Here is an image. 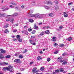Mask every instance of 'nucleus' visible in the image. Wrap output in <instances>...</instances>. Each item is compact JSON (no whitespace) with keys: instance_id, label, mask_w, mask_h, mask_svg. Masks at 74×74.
I'll list each match as a JSON object with an SVG mask.
<instances>
[{"instance_id":"1","label":"nucleus","mask_w":74,"mask_h":74,"mask_svg":"<svg viewBox=\"0 0 74 74\" xmlns=\"http://www.w3.org/2000/svg\"><path fill=\"white\" fill-rule=\"evenodd\" d=\"M27 15L28 16H30L31 17H35L36 18H37L38 17L39 18H40V16H41L40 14H30V13H27Z\"/></svg>"},{"instance_id":"2","label":"nucleus","mask_w":74,"mask_h":74,"mask_svg":"<svg viewBox=\"0 0 74 74\" xmlns=\"http://www.w3.org/2000/svg\"><path fill=\"white\" fill-rule=\"evenodd\" d=\"M3 69L4 71H5L6 70H8V71H11V72H12L13 71L10 70V69L8 67H4Z\"/></svg>"},{"instance_id":"3","label":"nucleus","mask_w":74,"mask_h":74,"mask_svg":"<svg viewBox=\"0 0 74 74\" xmlns=\"http://www.w3.org/2000/svg\"><path fill=\"white\" fill-rule=\"evenodd\" d=\"M6 15H7V14L5 13L1 14V12H0V17L1 18H2V17H5V16H6Z\"/></svg>"},{"instance_id":"4","label":"nucleus","mask_w":74,"mask_h":74,"mask_svg":"<svg viewBox=\"0 0 74 74\" xmlns=\"http://www.w3.org/2000/svg\"><path fill=\"white\" fill-rule=\"evenodd\" d=\"M38 6H41V7H44L46 8V9H47V10H48V9H49L50 8L48 6H45V5H39Z\"/></svg>"},{"instance_id":"5","label":"nucleus","mask_w":74,"mask_h":74,"mask_svg":"<svg viewBox=\"0 0 74 74\" xmlns=\"http://www.w3.org/2000/svg\"><path fill=\"white\" fill-rule=\"evenodd\" d=\"M54 8L56 11H58L59 10V6L56 5H55Z\"/></svg>"},{"instance_id":"6","label":"nucleus","mask_w":74,"mask_h":74,"mask_svg":"<svg viewBox=\"0 0 74 74\" xmlns=\"http://www.w3.org/2000/svg\"><path fill=\"white\" fill-rule=\"evenodd\" d=\"M52 41H56V37H53L52 39Z\"/></svg>"},{"instance_id":"7","label":"nucleus","mask_w":74,"mask_h":74,"mask_svg":"<svg viewBox=\"0 0 74 74\" xmlns=\"http://www.w3.org/2000/svg\"><path fill=\"white\" fill-rule=\"evenodd\" d=\"M34 29L36 30H37V29H38V26L36 25V24H34Z\"/></svg>"},{"instance_id":"8","label":"nucleus","mask_w":74,"mask_h":74,"mask_svg":"<svg viewBox=\"0 0 74 74\" xmlns=\"http://www.w3.org/2000/svg\"><path fill=\"white\" fill-rule=\"evenodd\" d=\"M49 16H51L52 17L54 16L55 14H54L53 13H51L49 14Z\"/></svg>"},{"instance_id":"9","label":"nucleus","mask_w":74,"mask_h":74,"mask_svg":"<svg viewBox=\"0 0 74 74\" xmlns=\"http://www.w3.org/2000/svg\"><path fill=\"white\" fill-rule=\"evenodd\" d=\"M64 17H67L68 16V15L67 14V13L65 12H64Z\"/></svg>"},{"instance_id":"10","label":"nucleus","mask_w":74,"mask_h":74,"mask_svg":"<svg viewBox=\"0 0 74 74\" xmlns=\"http://www.w3.org/2000/svg\"><path fill=\"white\" fill-rule=\"evenodd\" d=\"M49 2L48 1H45L44 3L45 4H49Z\"/></svg>"},{"instance_id":"11","label":"nucleus","mask_w":74,"mask_h":74,"mask_svg":"<svg viewBox=\"0 0 74 74\" xmlns=\"http://www.w3.org/2000/svg\"><path fill=\"white\" fill-rule=\"evenodd\" d=\"M42 59V58H41V56H40L38 57L37 58V59L38 60H41Z\"/></svg>"},{"instance_id":"12","label":"nucleus","mask_w":74,"mask_h":74,"mask_svg":"<svg viewBox=\"0 0 74 74\" xmlns=\"http://www.w3.org/2000/svg\"><path fill=\"white\" fill-rule=\"evenodd\" d=\"M29 41H30L31 44H33V45H36V43H33V41H32V40H30Z\"/></svg>"},{"instance_id":"13","label":"nucleus","mask_w":74,"mask_h":74,"mask_svg":"<svg viewBox=\"0 0 74 74\" xmlns=\"http://www.w3.org/2000/svg\"><path fill=\"white\" fill-rule=\"evenodd\" d=\"M20 54L19 53V52H17L15 54V56H18L19 55H20Z\"/></svg>"},{"instance_id":"14","label":"nucleus","mask_w":74,"mask_h":74,"mask_svg":"<svg viewBox=\"0 0 74 74\" xmlns=\"http://www.w3.org/2000/svg\"><path fill=\"white\" fill-rule=\"evenodd\" d=\"M71 40H72V38L71 37L69 38L68 39H66V40L67 41H71Z\"/></svg>"},{"instance_id":"15","label":"nucleus","mask_w":74,"mask_h":74,"mask_svg":"<svg viewBox=\"0 0 74 74\" xmlns=\"http://www.w3.org/2000/svg\"><path fill=\"white\" fill-rule=\"evenodd\" d=\"M20 60L19 59H16L14 60V62H19Z\"/></svg>"},{"instance_id":"16","label":"nucleus","mask_w":74,"mask_h":74,"mask_svg":"<svg viewBox=\"0 0 74 74\" xmlns=\"http://www.w3.org/2000/svg\"><path fill=\"white\" fill-rule=\"evenodd\" d=\"M10 57H11V56H10V55H8L6 56L5 57V58H10Z\"/></svg>"},{"instance_id":"17","label":"nucleus","mask_w":74,"mask_h":74,"mask_svg":"<svg viewBox=\"0 0 74 74\" xmlns=\"http://www.w3.org/2000/svg\"><path fill=\"white\" fill-rule=\"evenodd\" d=\"M4 33H9V31H8V29H6L5 30Z\"/></svg>"},{"instance_id":"18","label":"nucleus","mask_w":74,"mask_h":74,"mask_svg":"<svg viewBox=\"0 0 74 74\" xmlns=\"http://www.w3.org/2000/svg\"><path fill=\"white\" fill-rule=\"evenodd\" d=\"M14 18H10V21L12 23H14Z\"/></svg>"},{"instance_id":"19","label":"nucleus","mask_w":74,"mask_h":74,"mask_svg":"<svg viewBox=\"0 0 74 74\" xmlns=\"http://www.w3.org/2000/svg\"><path fill=\"white\" fill-rule=\"evenodd\" d=\"M1 53H5V50H4L3 49H1Z\"/></svg>"},{"instance_id":"20","label":"nucleus","mask_w":74,"mask_h":74,"mask_svg":"<svg viewBox=\"0 0 74 74\" xmlns=\"http://www.w3.org/2000/svg\"><path fill=\"white\" fill-rule=\"evenodd\" d=\"M16 38L18 39H20L21 38V36L18 35L16 36Z\"/></svg>"},{"instance_id":"21","label":"nucleus","mask_w":74,"mask_h":74,"mask_svg":"<svg viewBox=\"0 0 74 74\" xmlns=\"http://www.w3.org/2000/svg\"><path fill=\"white\" fill-rule=\"evenodd\" d=\"M29 21L30 22L32 23V22H34V20H33L32 19H30L29 20Z\"/></svg>"},{"instance_id":"22","label":"nucleus","mask_w":74,"mask_h":74,"mask_svg":"<svg viewBox=\"0 0 74 74\" xmlns=\"http://www.w3.org/2000/svg\"><path fill=\"white\" fill-rule=\"evenodd\" d=\"M36 70H37V68H35L32 70V72H35V71H36Z\"/></svg>"},{"instance_id":"23","label":"nucleus","mask_w":74,"mask_h":74,"mask_svg":"<svg viewBox=\"0 0 74 74\" xmlns=\"http://www.w3.org/2000/svg\"><path fill=\"white\" fill-rule=\"evenodd\" d=\"M9 26V25L7 24L6 25H5L3 27V28H7V27H8Z\"/></svg>"},{"instance_id":"24","label":"nucleus","mask_w":74,"mask_h":74,"mask_svg":"<svg viewBox=\"0 0 74 74\" xmlns=\"http://www.w3.org/2000/svg\"><path fill=\"white\" fill-rule=\"evenodd\" d=\"M9 69H10V70H12V69H12V66H9Z\"/></svg>"},{"instance_id":"25","label":"nucleus","mask_w":74,"mask_h":74,"mask_svg":"<svg viewBox=\"0 0 74 74\" xmlns=\"http://www.w3.org/2000/svg\"><path fill=\"white\" fill-rule=\"evenodd\" d=\"M45 16V14H42L41 16H40L41 17H39V18H43Z\"/></svg>"},{"instance_id":"26","label":"nucleus","mask_w":74,"mask_h":74,"mask_svg":"<svg viewBox=\"0 0 74 74\" xmlns=\"http://www.w3.org/2000/svg\"><path fill=\"white\" fill-rule=\"evenodd\" d=\"M59 61L60 60H62V57H60L58 58L57 59Z\"/></svg>"},{"instance_id":"27","label":"nucleus","mask_w":74,"mask_h":74,"mask_svg":"<svg viewBox=\"0 0 74 74\" xmlns=\"http://www.w3.org/2000/svg\"><path fill=\"white\" fill-rule=\"evenodd\" d=\"M45 33L47 34H49V30H47L45 32Z\"/></svg>"},{"instance_id":"28","label":"nucleus","mask_w":74,"mask_h":74,"mask_svg":"<svg viewBox=\"0 0 74 74\" xmlns=\"http://www.w3.org/2000/svg\"><path fill=\"white\" fill-rule=\"evenodd\" d=\"M4 58V56L3 55H0V59H3Z\"/></svg>"},{"instance_id":"29","label":"nucleus","mask_w":74,"mask_h":74,"mask_svg":"<svg viewBox=\"0 0 74 74\" xmlns=\"http://www.w3.org/2000/svg\"><path fill=\"white\" fill-rule=\"evenodd\" d=\"M67 61H64L62 63V64L65 65V64H67Z\"/></svg>"},{"instance_id":"30","label":"nucleus","mask_w":74,"mask_h":74,"mask_svg":"<svg viewBox=\"0 0 74 74\" xmlns=\"http://www.w3.org/2000/svg\"><path fill=\"white\" fill-rule=\"evenodd\" d=\"M19 58L20 59H22L23 58V56L22 55H19Z\"/></svg>"},{"instance_id":"31","label":"nucleus","mask_w":74,"mask_h":74,"mask_svg":"<svg viewBox=\"0 0 74 74\" xmlns=\"http://www.w3.org/2000/svg\"><path fill=\"white\" fill-rule=\"evenodd\" d=\"M44 31H42L40 34V36H43L44 35Z\"/></svg>"},{"instance_id":"32","label":"nucleus","mask_w":74,"mask_h":74,"mask_svg":"<svg viewBox=\"0 0 74 74\" xmlns=\"http://www.w3.org/2000/svg\"><path fill=\"white\" fill-rule=\"evenodd\" d=\"M60 71L61 72H63V69L62 68H60Z\"/></svg>"},{"instance_id":"33","label":"nucleus","mask_w":74,"mask_h":74,"mask_svg":"<svg viewBox=\"0 0 74 74\" xmlns=\"http://www.w3.org/2000/svg\"><path fill=\"white\" fill-rule=\"evenodd\" d=\"M17 15H18V13H15L13 14L12 16H16Z\"/></svg>"},{"instance_id":"34","label":"nucleus","mask_w":74,"mask_h":74,"mask_svg":"<svg viewBox=\"0 0 74 74\" xmlns=\"http://www.w3.org/2000/svg\"><path fill=\"white\" fill-rule=\"evenodd\" d=\"M10 4H12L13 5H16V4L15 3H13L12 2H10Z\"/></svg>"},{"instance_id":"35","label":"nucleus","mask_w":74,"mask_h":74,"mask_svg":"<svg viewBox=\"0 0 74 74\" xmlns=\"http://www.w3.org/2000/svg\"><path fill=\"white\" fill-rule=\"evenodd\" d=\"M44 69H45L43 67H42L40 68V70H41V71H43V70H44Z\"/></svg>"},{"instance_id":"36","label":"nucleus","mask_w":74,"mask_h":74,"mask_svg":"<svg viewBox=\"0 0 74 74\" xmlns=\"http://www.w3.org/2000/svg\"><path fill=\"white\" fill-rule=\"evenodd\" d=\"M55 72L56 73H59V70L58 69H57L55 70Z\"/></svg>"},{"instance_id":"37","label":"nucleus","mask_w":74,"mask_h":74,"mask_svg":"<svg viewBox=\"0 0 74 74\" xmlns=\"http://www.w3.org/2000/svg\"><path fill=\"white\" fill-rule=\"evenodd\" d=\"M35 33H36V31L35 30H33L32 32V34H34Z\"/></svg>"},{"instance_id":"38","label":"nucleus","mask_w":74,"mask_h":74,"mask_svg":"<svg viewBox=\"0 0 74 74\" xmlns=\"http://www.w3.org/2000/svg\"><path fill=\"white\" fill-rule=\"evenodd\" d=\"M11 18H8L6 19V21L8 22V21H10Z\"/></svg>"},{"instance_id":"39","label":"nucleus","mask_w":74,"mask_h":74,"mask_svg":"<svg viewBox=\"0 0 74 74\" xmlns=\"http://www.w3.org/2000/svg\"><path fill=\"white\" fill-rule=\"evenodd\" d=\"M18 41L19 42H21L22 41V39H19L18 40Z\"/></svg>"},{"instance_id":"40","label":"nucleus","mask_w":74,"mask_h":74,"mask_svg":"<svg viewBox=\"0 0 74 74\" xmlns=\"http://www.w3.org/2000/svg\"><path fill=\"white\" fill-rule=\"evenodd\" d=\"M64 45L63 44H62L60 46V47H64Z\"/></svg>"},{"instance_id":"41","label":"nucleus","mask_w":74,"mask_h":74,"mask_svg":"<svg viewBox=\"0 0 74 74\" xmlns=\"http://www.w3.org/2000/svg\"><path fill=\"white\" fill-rule=\"evenodd\" d=\"M28 31L29 32H31L32 30V29L31 28H29L28 29Z\"/></svg>"},{"instance_id":"42","label":"nucleus","mask_w":74,"mask_h":74,"mask_svg":"<svg viewBox=\"0 0 74 74\" xmlns=\"http://www.w3.org/2000/svg\"><path fill=\"white\" fill-rule=\"evenodd\" d=\"M59 52V51H56V52H54V54H57L58 53V52Z\"/></svg>"},{"instance_id":"43","label":"nucleus","mask_w":74,"mask_h":74,"mask_svg":"<svg viewBox=\"0 0 74 74\" xmlns=\"http://www.w3.org/2000/svg\"><path fill=\"white\" fill-rule=\"evenodd\" d=\"M16 32H17V30L16 29H15V30H13V33H15Z\"/></svg>"},{"instance_id":"44","label":"nucleus","mask_w":74,"mask_h":74,"mask_svg":"<svg viewBox=\"0 0 74 74\" xmlns=\"http://www.w3.org/2000/svg\"><path fill=\"white\" fill-rule=\"evenodd\" d=\"M10 7H11V8H14V6H12V5H10Z\"/></svg>"},{"instance_id":"45","label":"nucleus","mask_w":74,"mask_h":74,"mask_svg":"<svg viewBox=\"0 0 74 74\" xmlns=\"http://www.w3.org/2000/svg\"><path fill=\"white\" fill-rule=\"evenodd\" d=\"M54 2L56 4H58V2L56 0H55Z\"/></svg>"},{"instance_id":"46","label":"nucleus","mask_w":74,"mask_h":74,"mask_svg":"<svg viewBox=\"0 0 74 74\" xmlns=\"http://www.w3.org/2000/svg\"><path fill=\"white\" fill-rule=\"evenodd\" d=\"M9 8H6L5 9V10H8Z\"/></svg>"},{"instance_id":"47","label":"nucleus","mask_w":74,"mask_h":74,"mask_svg":"<svg viewBox=\"0 0 74 74\" xmlns=\"http://www.w3.org/2000/svg\"><path fill=\"white\" fill-rule=\"evenodd\" d=\"M3 64H6V65H7L8 64V63H6V62H3Z\"/></svg>"},{"instance_id":"48","label":"nucleus","mask_w":74,"mask_h":74,"mask_svg":"<svg viewBox=\"0 0 74 74\" xmlns=\"http://www.w3.org/2000/svg\"><path fill=\"white\" fill-rule=\"evenodd\" d=\"M30 13H33V10H30Z\"/></svg>"},{"instance_id":"49","label":"nucleus","mask_w":74,"mask_h":74,"mask_svg":"<svg viewBox=\"0 0 74 74\" xmlns=\"http://www.w3.org/2000/svg\"><path fill=\"white\" fill-rule=\"evenodd\" d=\"M5 8V6H4L2 7L1 9L2 10H3V9H4Z\"/></svg>"},{"instance_id":"50","label":"nucleus","mask_w":74,"mask_h":74,"mask_svg":"<svg viewBox=\"0 0 74 74\" xmlns=\"http://www.w3.org/2000/svg\"><path fill=\"white\" fill-rule=\"evenodd\" d=\"M47 60L48 62H49V61H50V58H47Z\"/></svg>"},{"instance_id":"51","label":"nucleus","mask_w":74,"mask_h":74,"mask_svg":"<svg viewBox=\"0 0 74 74\" xmlns=\"http://www.w3.org/2000/svg\"><path fill=\"white\" fill-rule=\"evenodd\" d=\"M27 26H24V29H26V28H27Z\"/></svg>"},{"instance_id":"52","label":"nucleus","mask_w":74,"mask_h":74,"mask_svg":"<svg viewBox=\"0 0 74 74\" xmlns=\"http://www.w3.org/2000/svg\"><path fill=\"white\" fill-rule=\"evenodd\" d=\"M39 53L41 54H42V53H43L42 52V51H40V52H39Z\"/></svg>"},{"instance_id":"53","label":"nucleus","mask_w":74,"mask_h":74,"mask_svg":"<svg viewBox=\"0 0 74 74\" xmlns=\"http://www.w3.org/2000/svg\"><path fill=\"white\" fill-rule=\"evenodd\" d=\"M27 50L25 49L24 51L23 52L24 53H25V52H27Z\"/></svg>"},{"instance_id":"54","label":"nucleus","mask_w":74,"mask_h":74,"mask_svg":"<svg viewBox=\"0 0 74 74\" xmlns=\"http://www.w3.org/2000/svg\"><path fill=\"white\" fill-rule=\"evenodd\" d=\"M63 26H60L59 27V28L60 29H62V28H63Z\"/></svg>"},{"instance_id":"55","label":"nucleus","mask_w":74,"mask_h":74,"mask_svg":"<svg viewBox=\"0 0 74 74\" xmlns=\"http://www.w3.org/2000/svg\"><path fill=\"white\" fill-rule=\"evenodd\" d=\"M60 62H61V63H62V62H64V60H61Z\"/></svg>"},{"instance_id":"56","label":"nucleus","mask_w":74,"mask_h":74,"mask_svg":"<svg viewBox=\"0 0 74 74\" xmlns=\"http://www.w3.org/2000/svg\"><path fill=\"white\" fill-rule=\"evenodd\" d=\"M3 64H4L3 63V62H1V63H0V65H3Z\"/></svg>"},{"instance_id":"57","label":"nucleus","mask_w":74,"mask_h":74,"mask_svg":"<svg viewBox=\"0 0 74 74\" xmlns=\"http://www.w3.org/2000/svg\"><path fill=\"white\" fill-rule=\"evenodd\" d=\"M54 46H58V44H57V43H55L54 44Z\"/></svg>"},{"instance_id":"58","label":"nucleus","mask_w":74,"mask_h":74,"mask_svg":"<svg viewBox=\"0 0 74 74\" xmlns=\"http://www.w3.org/2000/svg\"><path fill=\"white\" fill-rule=\"evenodd\" d=\"M21 8H24V6H23V5H22L21 6Z\"/></svg>"},{"instance_id":"59","label":"nucleus","mask_w":74,"mask_h":74,"mask_svg":"<svg viewBox=\"0 0 74 74\" xmlns=\"http://www.w3.org/2000/svg\"><path fill=\"white\" fill-rule=\"evenodd\" d=\"M72 2H71L70 3H68V5H71L72 4Z\"/></svg>"},{"instance_id":"60","label":"nucleus","mask_w":74,"mask_h":74,"mask_svg":"<svg viewBox=\"0 0 74 74\" xmlns=\"http://www.w3.org/2000/svg\"><path fill=\"white\" fill-rule=\"evenodd\" d=\"M33 63V62H31L30 63V64H32Z\"/></svg>"},{"instance_id":"61","label":"nucleus","mask_w":74,"mask_h":74,"mask_svg":"<svg viewBox=\"0 0 74 74\" xmlns=\"http://www.w3.org/2000/svg\"><path fill=\"white\" fill-rule=\"evenodd\" d=\"M21 71H23V70H24V69L22 68V69H21Z\"/></svg>"},{"instance_id":"62","label":"nucleus","mask_w":74,"mask_h":74,"mask_svg":"<svg viewBox=\"0 0 74 74\" xmlns=\"http://www.w3.org/2000/svg\"><path fill=\"white\" fill-rule=\"evenodd\" d=\"M25 34L26 35H28V33H27V32H26L25 33Z\"/></svg>"},{"instance_id":"63","label":"nucleus","mask_w":74,"mask_h":74,"mask_svg":"<svg viewBox=\"0 0 74 74\" xmlns=\"http://www.w3.org/2000/svg\"><path fill=\"white\" fill-rule=\"evenodd\" d=\"M39 25H42V23H39Z\"/></svg>"},{"instance_id":"64","label":"nucleus","mask_w":74,"mask_h":74,"mask_svg":"<svg viewBox=\"0 0 74 74\" xmlns=\"http://www.w3.org/2000/svg\"><path fill=\"white\" fill-rule=\"evenodd\" d=\"M72 10H73V11H74V8H72Z\"/></svg>"}]
</instances>
